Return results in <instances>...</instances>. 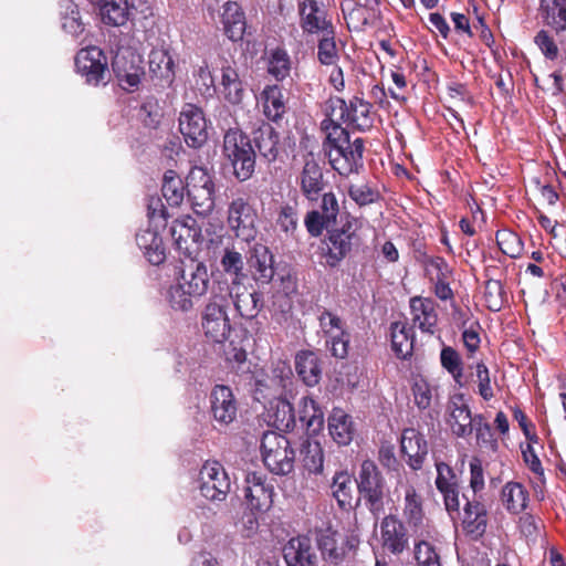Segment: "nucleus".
<instances>
[{
    "instance_id": "15",
    "label": "nucleus",
    "mask_w": 566,
    "mask_h": 566,
    "mask_svg": "<svg viewBox=\"0 0 566 566\" xmlns=\"http://www.w3.org/2000/svg\"><path fill=\"white\" fill-rule=\"evenodd\" d=\"M75 66L88 84L105 83V77L108 74L107 56L99 48L81 49L75 56Z\"/></svg>"
},
{
    "instance_id": "32",
    "label": "nucleus",
    "mask_w": 566,
    "mask_h": 566,
    "mask_svg": "<svg viewBox=\"0 0 566 566\" xmlns=\"http://www.w3.org/2000/svg\"><path fill=\"white\" fill-rule=\"evenodd\" d=\"M221 23L226 36L233 41H240L243 39L247 29L245 15L235 1H227L222 6Z\"/></svg>"
},
{
    "instance_id": "5",
    "label": "nucleus",
    "mask_w": 566,
    "mask_h": 566,
    "mask_svg": "<svg viewBox=\"0 0 566 566\" xmlns=\"http://www.w3.org/2000/svg\"><path fill=\"white\" fill-rule=\"evenodd\" d=\"M222 154L231 164L239 181L249 180L255 170L256 153L251 138L239 128H230L223 136Z\"/></svg>"
},
{
    "instance_id": "10",
    "label": "nucleus",
    "mask_w": 566,
    "mask_h": 566,
    "mask_svg": "<svg viewBox=\"0 0 566 566\" xmlns=\"http://www.w3.org/2000/svg\"><path fill=\"white\" fill-rule=\"evenodd\" d=\"M187 196L192 210L208 216L214 209V182L212 176L202 167H193L187 176Z\"/></svg>"
},
{
    "instance_id": "49",
    "label": "nucleus",
    "mask_w": 566,
    "mask_h": 566,
    "mask_svg": "<svg viewBox=\"0 0 566 566\" xmlns=\"http://www.w3.org/2000/svg\"><path fill=\"white\" fill-rule=\"evenodd\" d=\"M403 516L407 523L412 527L422 525L424 512L422 499L413 486H409L405 493Z\"/></svg>"
},
{
    "instance_id": "9",
    "label": "nucleus",
    "mask_w": 566,
    "mask_h": 566,
    "mask_svg": "<svg viewBox=\"0 0 566 566\" xmlns=\"http://www.w3.org/2000/svg\"><path fill=\"white\" fill-rule=\"evenodd\" d=\"M316 546L322 559L332 566L342 565L350 552L355 553L359 546V537L356 534L342 536L338 531L328 526L315 532Z\"/></svg>"
},
{
    "instance_id": "42",
    "label": "nucleus",
    "mask_w": 566,
    "mask_h": 566,
    "mask_svg": "<svg viewBox=\"0 0 566 566\" xmlns=\"http://www.w3.org/2000/svg\"><path fill=\"white\" fill-rule=\"evenodd\" d=\"M353 475L347 470H339L334 473L331 490L340 510H349L353 507Z\"/></svg>"
},
{
    "instance_id": "22",
    "label": "nucleus",
    "mask_w": 566,
    "mask_h": 566,
    "mask_svg": "<svg viewBox=\"0 0 566 566\" xmlns=\"http://www.w3.org/2000/svg\"><path fill=\"white\" fill-rule=\"evenodd\" d=\"M244 497L252 511L266 512L273 504V486L266 484V476L259 472L245 475Z\"/></svg>"
},
{
    "instance_id": "14",
    "label": "nucleus",
    "mask_w": 566,
    "mask_h": 566,
    "mask_svg": "<svg viewBox=\"0 0 566 566\" xmlns=\"http://www.w3.org/2000/svg\"><path fill=\"white\" fill-rule=\"evenodd\" d=\"M179 130L188 147L200 148L208 140L207 120L202 109L186 104L179 115Z\"/></svg>"
},
{
    "instance_id": "58",
    "label": "nucleus",
    "mask_w": 566,
    "mask_h": 566,
    "mask_svg": "<svg viewBox=\"0 0 566 566\" xmlns=\"http://www.w3.org/2000/svg\"><path fill=\"white\" fill-rule=\"evenodd\" d=\"M505 291L499 280H488L484 286V301L486 307L492 312L501 311L505 302Z\"/></svg>"
},
{
    "instance_id": "34",
    "label": "nucleus",
    "mask_w": 566,
    "mask_h": 566,
    "mask_svg": "<svg viewBox=\"0 0 566 566\" xmlns=\"http://www.w3.org/2000/svg\"><path fill=\"white\" fill-rule=\"evenodd\" d=\"M295 369L300 379L308 387L316 386L322 378V361L312 350H301L296 354Z\"/></svg>"
},
{
    "instance_id": "31",
    "label": "nucleus",
    "mask_w": 566,
    "mask_h": 566,
    "mask_svg": "<svg viewBox=\"0 0 566 566\" xmlns=\"http://www.w3.org/2000/svg\"><path fill=\"white\" fill-rule=\"evenodd\" d=\"M242 286L235 289L232 295L229 296L233 301V305L239 315L245 321H254L258 318L260 312L264 307V296L259 291H248Z\"/></svg>"
},
{
    "instance_id": "26",
    "label": "nucleus",
    "mask_w": 566,
    "mask_h": 566,
    "mask_svg": "<svg viewBox=\"0 0 566 566\" xmlns=\"http://www.w3.org/2000/svg\"><path fill=\"white\" fill-rule=\"evenodd\" d=\"M251 144L268 163L275 161L280 153V135L269 123L261 122L251 133Z\"/></svg>"
},
{
    "instance_id": "46",
    "label": "nucleus",
    "mask_w": 566,
    "mask_h": 566,
    "mask_svg": "<svg viewBox=\"0 0 566 566\" xmlns=\"http://www.w3.org/2000/svg\"><path fill=\"white\" fill-rule=\"evenodd\" d=\"M251 268L253 269L252 275L255 282L268 284L274 276L273 255L266 247H261L254 250Z\"/></svg>"
},
{
    "instance_id": "11",
    "label": "nucleus",
    "mask_w": 566,
    "mask_h": 566,
    "mask_svg": "<svg viewBox=\"0 0 566 566\" xmlns=\"http://www.w3.org/2000/svg\"><path fill=\"white\" fill-rule=\"evenodd\" d=\"M227 306L228 300L211 294L201 312V328L205 336L213 343H223L231 333Z\"/></svg>"
},
{
    "instance_id": "4",
    "label": "nucleus",
    "mask_w": 566,
    "mask_h": 566,
    "mask_svg": "<svg viewBox=\"0 0 566 566\" xmlns=\"http://www.w3.org/2000/svg\"><path fill=\"white\" fill-rule=\"evenodd\" d=\"M373 105L361 97L354 96L348 103L340 97H329L326 102L325 118L334 125L346 124L348 127L365 132L373 126Z\"/></svg>"
},
{
    "instance_id": "57",
    "label": "nucleus",
    "mask_w": 566,
    "mask_h": 566,
    "mask_svg": "<svg viewBox=\"0 0 566 566\" xmlns=\"http://www.w3.org/2000/svg\"><path fill=\"white\" fill-rule=\"evenodd\" d=\"M517 527L521 535L528 543H536L537 539L542 536V531L544 528V523L541 517L535 516L531 513H524L520 516L517 522Z\"/></svg>"
},
{
    "instance_id": "25",
    "label": "nucleus",
    "mask_w": 566,
    "mask_h": 566,
    "mask_svg": "<svg viewBox=\"0 0 566 566\" xmlns=\"http://www.w3.org/2000/svg\"><path fill=\"white\" fill-rule=\"evenodd\" d=\"M400 450L406 462L413 471L421 470L428 455V442L415 428H406L401 433Z\"/></svg>"
},
{
    "instance_id": "64",
    "label": "nucleus",
    "mask_w": 566,
    "mask_h": 566,
    "mask_svg": "<svg viewBox=\"0 0 566 566\" xmlns=\"http://www.w3.org/2000/svg\"><path fill=\"white\" fill-rule=\"evenodd\" d=\"M411 391L415 403L419 409L426 410L431 406L432 388L426 379H416L412 384Z\"/></svg>"
},
{
    "instance_id": "55",
    "label": "nucleus",
    "mask_w": 566,
    "mask_h": 566,
    "mask_svg": "<svg viewBox=\"0 0 566 566\" xmlns=\"http://www.w3.org/2000/svg\"><path fill=\"white\" fill-rule=\"evenodd\" d=\"M172 59L165 51H151L149 71L157 78L171 80L174 76Z\"/></svg>"
},
{
    "instance_id": "43",
    "label": "nucleus",
    "mask_w": 566,
    "mask_h": 566,
    "mask_svg": "<svg viewBox=\"0 0 566 566\" xmlns=\"http://www.w3.org/2000/svg\"><path fill=\"white\" fill-rule=\"evenodd\" d=\"M298 420L308 433L316 434L323 429L324 412L313 398L305 396L300 401Z\"/></svg>"
},
{
    "instance_id": "19",
    "label": "nucleus",
    "mask_w": 566,
    "mask_h": 566,
    "mask_svg": "<svg viewBox=\"0 0 566 566\" xmlns=\"http://www.w3.org/2000/svg\"><path fill=\"white\" fill-rule=\"evenodd\" d=\"M176 281L191 293L203 296L210 283L207 265L193 258L180 262L177 268Z\"/></svg>"
},
{
    "instance_id": "17",
    "label": "nucleus",
    "mask_w": 566,
    "mask_h": 566,
    "mask_svg": "<svg viewBox=\"0 0 566 566\" xmlns=\"http://www.w3.org/2000/svg\"><path fill=\"white\" fill-rule=\"evenodd\" d=\"M447 411V422L455 437L467 438L473 433L475 416H472L464 394L455 392L451 395L448 401Z\"/></svg>"
},
{
    "instance_id": "29",
    "label": "nucleus",
    "mask_w": 566,
    "mask_h": 566,
    "mask_svg": "<svg viewBox=\"0 0 566 566\" xmlns=\"http://www.w3.org/2000/svg\"><path fill=\"white\" fill-rule=\"evenodd\" d=\"M463 511V531L473 539H480L485 534L489 522V514L485 505L476 500L468 501Z\"/></svg>"
},
{
    "instance_id": "3",
    "label": "nucleus",
    "mask_w": 566,
    "mask_h": 566,
    "mask_svg": "<svg viewBox=\"0 0 566 566\" xmlns=\"http://www.w3.org/2000/svg\"><path fill=\"white\" fill-rule=\"evenodd\" d=\"M355 481L366 507L375 518H379L385 514V504L391 499L387 482L377 464L373 460H364Z\"/></svg>"
},
{
    "instance_id": "47",
    "label": "nucleus",
    "mask_w": 566,
    "mask_h": 566,
    "mask_svg": "<svg viewBox=\"0 0 566 566\" xmlns=\"http://www.w3.org/2000/svg\"><path fill=\"white\" fill-rule=\"evenodd\" d=\"M303 467L313 474H322L324 469V451L319 442L305 439L301 444Z\"/></svg>"
},
{
    "instance_id": "20",
    "label": "nucleus",
    "mask_w": 566,
    "mask_h": 566,
    "mask_svg": "<svg viewBox=\"0 0 566 566\" xmlns=\"http://www.w3.org/2000/svg\"><path fill=\"white\" fill-rule=\"evenodd\" d=\"M247 84L242 81L235 62L223 60L217 90L223 99L231 105H239L247 94Z\"/></svg>"
},
{
    "instance_id": "59",
    "label": "nucleus",
    "mask_w": 566,
    "mask_h": 566,
    "mask_svg": "<svg viewBox=\"0 0 566 566\" xmlns=\"http://www.w3.org/2000/svg\"><path fill=\"white\" fill-rule=\"evenodd\" d=\"M347 192L349 198L359 207L375 203L380 199L379 191L368 184L349 185Z\"/></svg>"
},
{
    "instance_id": "63",
    "label": "nucleus",
    "mask_w": 566,
    "mask_h": 566,
    "mask_svg": "<svg viewBox=\"0 0 566 566\" xmlns=\"http://www.w3.org/2000/svg\"><path fill=\"white\" fill-rule=\"evenodd\" d=\"M317 319L324 337L346 329L345 322L327 308L319 312Z\"/></svg>"
},
{
    "instance_id": "13",
    "label": "nucleus",
    "mask_w": 566,
    "mask_h": 566,
    "mask_svg": "<svg viewBox=\"0 0 566 566\" xmlns=\"http://www.w3.org/2000/svg\"><path fill=\"white\" fill-rule=\"evenodd\" d=\"M317 209H312L304 217V226L312 238H318L325 229L336 223L339 203L333 191L323 192Z\"/></svg>"
},
{
    "instance_id": "35",
    "label": "nucleus",
    "mask_w": 566,
    "mask_h": 566,
    "mask_svg": "<svg viewBox=\"0 0 566 566\" xmlns=\"http://www.w3.org/2000/svg\"><path fill=\"white\" fill-rule=\"evenodd\" d=\"M328 431L337 444L348 446L356 431L352 416L340 408H334L328 417Z\"/></svg>"
},
{
    "instance_id": "48",
    "label": "nucleus",
    "mask_w": 566,
    "mask_h": 566,
    "mask_svg": "<svg viewBox=\"0 0 566 566\" xmlns=\"http://www.w3.org/2000/svg\"><path fill=\"white\" fill-rule=\"evenodd\" d=\"M199 297L200 296L197 294H190L189 290L184 287L177 281L167 290V301L174 311L184 313L192 311L195 306V300Z\"/></svg>"
},
{
    "instance_id": "62",
    "label": "nucleus",
    "mask_w": 566,
    "mask_h": 566,
    "mask_svg": "<svg viewBox=\"0 0 566 566\" xmlns=\"http://www.w3.org/2000/svg\"><path fill=\"white\" fill-rule=\"evenodd\" d=\"M326 345L335 358L344 359L348 355L350 334L347 329L325 336Z\"/></svg>"
},
{
    "instance_id": "16",
    "label": "nucleus",
    "mask_w": 566,
    "mask_h": 566,
    "mask_svg": "<svg viewBox=\"0 0 566 566\" xmlns=\"http://www.w3.org/2000/svg\"><path fill=\"white\" fill-rule=\"evenodd\" d=\"M380 543L385 552L395 556L409 549L408 528L397 514H388L381 518Z\"/></svg>"
},
{
    "instance_id": "33",
    "label": "nucleus",
    "mask_w": 566,
    "mask_h": 566,
    "mask_svg": "<svg viewBox=\"0 0 566 566\" xmlns=\"http://www.w3.org/2000/svg\"><path fill=\"white\" fill-rule=\"evenodd\" d=\"M342 12L349 31H364L367 25H375L380 19V9L360 7L345 1Z\"/></svg>"
},
{
    "instance_id": "21",
    "label": "nucleus",
    "mask_w": 566,
    "mask_h": 566,
    "mask_svg": "<svg viewBox=\"0 0 566 566\" xmlns=\"http://www.w3.org/2000/svg\"><path fill=\"white\" fill-rule=\"evenodd\" d=\"M209 402V412L219 426H228L235 420L238 402L229 386L216 385L210 392Z\"/></svg>"
},
{
    "instance_id": "7",
    "label": "nucleus",
    "mask_w": 566,
    "mask_h": 566,
    "mask_svg": "<svg viewBox=\"0 0 566 566\" xmlns=\"http://www.w3.org/2000/svg\"><path fill=\"white\" fill-rule=\"evenodd\" d=\"M358 220L349 213L345 216L340 227L326 229V263L331 268L337 266L359 243L357 233Z\"/></svg>"
},
{
    "instance_id": "61",
    "label": "nucleus",
    "mask_w": 566,
    "mask_h": 566,
    "mask_svg": "<svg viewBox=\"0 0 566 566\" xmlns=\"http://www.w3.org/2000/svg\"><path fill=\"white\" fill-rule=\"evenodd\" d=\"M415 558L417 566H442L440 555L428 541H419L415 544Z\"/></svg>"
},
{
    "instance_id": "54",
    "label": "nucleus",
    "mask_w": 566,
    "mask_h": 566,
    "mask_svg": "<svg viewBox=\"0 0 566 566\" xmlns=\"http://www.w3.org/2000/svg\"><path fill=\"white\" fill-rule=\"evenodd\" d=\"M495 239L503 254L512 259H516L522 254L523 241L517 233L503 229L496 232Z\"/></svg>"
},
{
    "instance_id": "18",
    "label": "nucleus",
    "mask_w": 566,
    "mask_h": 566,
    "mask_svg": "<svg viewBox=\"0 0 566 566\" xmlns=\"http://www.w3.org/2000/svg\"><path fill=\"white\" fill-rule=\"evenodd\" d=\"M300 25L306 34H323L335 30L324 6L317 0H303L298 3Z\"/></svg>"
},
{
    "instance_id": "36",
    "label": "nucleus",
    "mask_w": 566,
    "mask_h": 566,
    "mask_svg": "<svg viewBox=\"0 0 566 566\" xmlns=\"http://www.w3.org/2000/svg\"><path fill=\"white\" fill-rule=\"evenodd\" d=\"M268 417L270 423L280 431L289 432L295 428L294 408L285 398L277 397L270 401Z\"/></svg>"
},
{
    "instance_id": "24",
    "label": "nucleus",
    "mask_w": 566,
    "mask_h": 566,
    "mask_svg": "<svg viewBox=\"0 0 566 566\" xmlns=\"http://www.w3.org/2000/svg\"><path fill=\"white\" fill-rule=\"evenodd\" d=\"M169 232L176 248L187 256L192 254L202 239L201 228L197 220L190 216L174 220Z\"/></svg>"
},
{
    "instance_id": "38",
    "label": "nucleus",
    "mask_w": 566,
    "mask_h": 566,
    "mask_svg": "<svg viewBox=\"0 0 566 566\" xmlns=\"http://www.w3.org/2000/svg\"><path fill=\"white\" fill-rule=\"evenodd\" d=\"M391 348L396 356L406 359L412 355L415 344V331L407 322H394L390 325Z\"/></svg>"
},
{
    "instance_id": "2",
    "label": "nucleus",
    "mask_w": 566,
    "mask_h": 566,
    "mask_svg": "<svg viewBox=\"0 0 566 566\" xmlns=\"http://www.w3.org/2000/svg\"><path fill=\"white\" fill-rule=\"evenodd\" d=\"M247 277L243 255L234 247H227L220 255L219 265L211 273L210 293L216 297L229 300L233 291L243 285Z\"/></svg>"
},
{
    "instance_id": "1",
    "label": "nucleus",
    "mask_w": 566,
    "mask_h": 566,
    "mask_svg": "<svg viewBox=\"0 0 566 566\" xmlns=\"http://www.w3.org/2000/svg\"><path fill=\"white\" fill-rule=\"evenodd\" d=\"M321 129L326 135L323 148L332 168L342 177L360 174L364 169L365 140L357 137L350 142L348 130L329 120L322 122Z\"/></svg>"
},
{
    "instance_id": "41",
    "label": "nucleus",
    "mask_w": 566,
    "mask_h": 566,
    "mask_svg": "<svg viewBox=\"0 0 566 566\" xmlns=\"http://www.w3.org/2000/svg\"><path fill=\"white\" fill-rule=\"evenodd\" d=\"M275 223L287 239H296L300 230L298 201L282 202L276 210Z\"/></svg>"
},
{
    "instance_id": "12",
    "label": "nucleus",
    "mask_w": 566,
    "mask_h": 566,
    "mask_svg": "<svg viewBox=\"0 0 566 566\" xmlns=\"http://www.w3.org/2000/svg\"><path fill=\"white\" fill-rule=\"evenodd\" d=\"M200 494L211 502H222L231 490L230 478L218 461H206L198 474Z\"/></svg>"
},
{
    "instance_id": "53",
    "label": "nucleus",
    "mask_w": 566,
    "mask_h": 566,
    "mask_svg": "<svg viewBox=\"0 0 566 566\" xmlns=\"http://www.w3.org/2000/svg\"><path fill=\"white\" fill-rule=\"evenodd\" d=\"M339 59L335 42V30L322 34L317 43V60L322 65H335Z\"/></svg>"
},
{
    "instance_id": "45",
    "label": "nucleus",
    "mask_w": 566,
    "mask_h": 566,
    "mask_svg": "<svg viewBox=\"0 0 566 566\" xmlns=\"http://www.w3.org/2000/svg\"><path fill=\"white\" fill-rule=\"evenodd\" d=\"M161 192L169 206L178 207L187 193V182L175 170L169 169L164 174Z\"/></svg>"
},
{
    "instance_id": "6",
    "label": "nucleus",
    "mask_w": 566,
    "mask_h": 566,
    "mask_svg": "<svg viewBox=\"0 0 566 566\" xmlns=\"http://www.w3.org/2000/svg\"><path fill=\"white\" fill-rule=\"evenodd\" d=\"M260 449L262 461L270 472L287 475L294 470L295 451L285 436L275 431L264 432Z\"/></svg>"
},
{
    "instance_id": "39",
    "label": "nucleus",
    "mask_w": 566,
    "mask_h": 566,
    "mask_svg": "<svg viewBox=\"0 0 566 566\" xmlns=\"http://www.w3.org/2000/svg\"><path fill=\"white\" fill-rule=\"evenodd\" d=\"M530 493L520 482L510 481L505 483L501 491V502L505 510L511 514L524 512L528 505Z\"/></svg>"
},
{
    "instance_id": "50",
    "label": "nucleus",
    "mask_w": 566,
    "mask_h": 566,
    "mask_svg": "<svg viewBox=\"0 0 566 566\" xmlns=\"http://www.w3.org/2000/svg\"><path fill=\"white\" fill-rule=\"evenodd\" d=\"M268 72L276 81H283L290 75L291 59L284 49L276 48L271 51L268 59Z\"/></svg>"
},
{
    "instance_id": "40",
    "label": "nucleus",
    "mask_w": 566,
    "mask_h": 566,
    "mask_svg": "<svg viewBox=\"0 0 566 566\" xmlns=\"http://www.w3.org/2000/svg\"><path fill=\"white\" fill-rule=\"evenodd\" d=\"M539 13L544 24L553 31H566V0H539Z\"/></svg>"
},
{
    "instance_id": "28",
    "label": "nucleus",
    "mask_w": 566,
    "mask_h": 566,
    "mask_svg": "<svg viewBox=\"0 0 566 566\" xmlns=\"http://www.w3.org/2000/svg\"><path fill=\"white\" fill-rule=\"evenodd\" d=\"M287 566H317V556L307 536L291 538L283 548Z\"/></svg>"
},
{
    "instance_id": "37",
    "label": "nucleus",
    "mask_w": 566,
    "mask_h": 566,
    "mask_svg": "<svg viewBox=\"0 0 566 566\" xmlns=\"http://www.w3.org/2000/svg\"><path fill=\"white\" fill-rule=\"evenodd\" d=\"M263 114L269 120L279 122L286 113V101L283 87L273 84L266 85L261 92Z\"/></svg>"
},
{
    "instance_id": "30",
    "label": "nucleus",
    "mask_w": 566,
    "mask_h": 566,
    "mask_svg": "<svg viewBox=\"0 0 566 566\" xmlns=\"http://www.w3.org/2000/svg\"><path fill=\"white\" fill-rule=\"evenodd\" d=\"M410 311L413 325L418 326L423 333L434 334L438 314L436 303L432 298L421 296L411 297Z\"/></svg>"
},
{
    "instance_id": "52",
    "label": "nucleus",
    "mask_w": 566,
    "mask_h": 566,
    "mask_svg": "<svg viewBox=\"0 0 566 566\" xmlns=\"http://www.w3.org/2000/svg\"><path fill=\"white\" fill-rule=\"evenodd\" d=\"M63 30L75 38L81 35L85 30V25L82 22L78 6L71 0H66L63 4Z\"/></svg>"
},
{
    "instance_id": "44",
    "label": "nucleus",
    "mask_w": 566,
    "mask_h": 566,
    "mask_svg": "<svg viewBox=\"0 0 566 566\" xmlns=\"http://www.w3.org/2000/svg\"><path fill=\"white\" fill-rule=\"evenodd\" d=\"M102 21L112 27H122L129 20L130 11L127 0H99Z\"/></svg>"
},
{
    "instance_id": "23",
    "label": "nucleus",
    "mask_w": 566,
    "mask_h": 566,
    "mask_svg": "<svg viewBox=\"0 0 566 566\" xmlns=\"http://www.w3.org/2000/svg\"><path fill=\"white\" fill-rule=\"evenodd\" d=\"M296 181L302 196L311 203L318 201L327 186L323 168L314 158L304 161Z\"/></svg>"
},
{
    "instance_id": "8",
    "label": "nucleus",
    "mask_w": 566,
    "mask_h": 566,
    "mask_svg": "<svg viewBox=\"0 0 566 566\" xmlns=\"http://www.w3.org/2000/svg\"><path fill=\"white\" fill-rule=\"evenodd\" d=\"M258 211L249 196L232 198L228 205L227 224L234 237L250 243L258 235Z\"/></svg>"
},
{
    "instance_id": "27",
    "label": "nucleus",
    "mask_w": 566,
    "mask_h": 566,
    "mask_svg": "<svg viewBox=\"0 0 566 566\" xmlns=\"http://www.w3.org/2000/svg\"><path fill=\"white\" fill-rule=\"evenodd\" d=\"M436 468V486L443 495L446 510L450 513H458L460 509V501L457 475L454 474L452 468L444 462L437 463Z\"/></svg>"
},
{
    "instance_id": "56",
    "label": "nucleus",
    "mask_w": 566,
    "mask_h": 566,
    "mask_svg": "<svg viewBox=\"0 0 566 566\" xmlns=\"http://www.w3.org/2000/svg\"><path fill=\"white\" fill-rule=\"evenodd\" d=\"M426 272L431 283L452 280L453 270L442 256H429L424 261Z\"/></svg>"
},
{
    "instance_id": "51",
    "label": "nucleus",
    "mask_w": 566,
    "mask_h": 566,
    "mask_svg": "<svg viewBox=\"0 0 566 566\" xmlns=\"http://www.w3.org/2000/svg\"><path fill=\"white\" fill-rule=\"evenodd\" d=\"M441 366L453 377L455 384L463 386V363L460 354L451 346H444L440 352Z\"/></svg>"
},
{
    "instance_id": "60",
    "label": "nucleus",
    "mask_w": 566,
    "mask_h": 566,
    "mask_svg": "<svg viewBox=\"0 0 566 566\" xmlns=\"http://www.w3.org/2000/svg\"><path fill=\"white\" fill-rule=\"evenodd\" d=\"M473 431L475 432L476 443L480 447L496 450L497 440L494 438L491 424L486 421L485 417L482 413L475 415V423Z\"/></svg>"
}]
</instances>
